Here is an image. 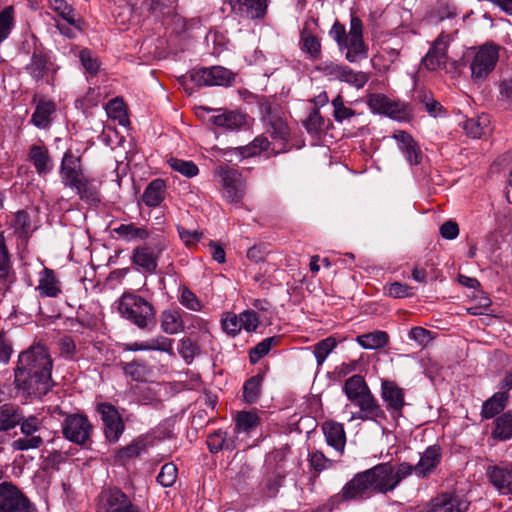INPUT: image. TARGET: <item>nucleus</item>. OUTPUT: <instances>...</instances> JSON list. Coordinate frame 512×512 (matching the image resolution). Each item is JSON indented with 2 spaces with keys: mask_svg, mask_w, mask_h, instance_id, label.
Here are the masks:
<instances>
[{
  "mask_svg": "<svg viewBox=\"0 0 512 512\" xmlns=\"http://www.w3.org/2000/svg\"><path fill=\"white\" fill-rule=\"evenodd\" d=\"M409 463L402 462L397 467L391 463H380L364 470L372 494H387L396 489L400 482L409 476Z\"/></svg>",
  "mask_w": 512,
  "mask_h": 512,
  "instance_id": "obj_1",
  "label": "nucleus"
},
{
  "mask_svg": "<svg viewBox=\"0 0 512 512\" xmlns=\"http://www.w3.org/2000/svg\"><path fill=\"white\" fill-rule=\"evenodd\" d=\"M120 315L142 330L151 331L156 325L153 305L139 295L124 293L118 301Z\"/></svg>",
  "mask_w": 512,
  "mask_h": 512,
  "instance_id": "obj_2",
  "label": "nucleus"
},
{
  "mask_svg": "<svg viewBox=\"0 0 512 512\" xmlns=\"http://www.w3.org/2000/svg\"><path fill=\"white\" fill-rule=\"evenodd\" d=\"M499 50V45L487 42L466 54L465 63L469 67L470 78L474 84H483L494 71L499 60Z\"/></svg>",
  "mask_w": 512,
  "mask_h": 512,
  "instance_id": "obj_3",
  "label": "nucleus"
},
{
  "mask_svg": "<svg viewBox=\"0 0 512 512\" xmlns=\"http://www.w3.org/2000/svg\"><path fill=\"white\" fill-rule=\"evenodd\" d=\"M52 367L53 362L47 349L42 345H35L20 353L14 372L51 375Z\"/></svg>",
  "mask_w": 512,
  "mask_h": 512,
  "instance_id": "obj_4",
  "label": "nucleus"
},
{
  "mask_svg": "<svg viewBox=\"0 0 512 512\" xmlns=\"http://www.w3.org/2000/svg\"><path fill=\"white\" fill-rule=\"evenodd\" d=\"M214 177L221 185V193L230 203H240L246 194V183L235 169L222 165L214 170Z\"/></svg>",
  "mask_w": 512,
  "mask_h": 512,
  "instance_id": "obj_5",
  "label": "nucleus"
},
{
  "mask_svg": "<svg viewBox=\"0 0 512 512\" xmlns=\"http://www.w3.org/2000/svg\"><path fill=\"white\" fill-rule=\"evenodd\" d=\"M373 496L368 479L364 471L356 473L344 484L339 493L333 495L327 505L332 510L344 502H358L370 499Z\"/></svg>",
  "mask_w": 512,
  "mask_h": 512,
  "instance_id": "obj_6",
  "label": "nucleus"
},
{
  "mask_svg": "<svg viewBox=\"0 0 512 512\" xmlns=\"http://www.w3.org/2000/svg\"><path fill=\"white\" fill-rule=\"evenodd\" d=\"M166 249V241L162 237L136 247L132 253V263L147 273H154L158 266V260Z\"/></svg>",
  "mask_w": 512,
  "mask_h": 512,
  "instance_id": "obj_7",
  "label": "nucleus"
},
{
  "mask_svg": "<svg viewBox=\"0 0 512 512\" xmlns=\"http://www.w3.org/2000/svg\"><path fill=\"white\" fill-rule=\"evenodd\" d=\"M15 387L24 398H41L51 389V375L14 372Z\"/></svg>",
  "mask_w": 512,
  "mask_h": 512,
  "instance_id": "obj_8",
  "label": "nucleus"
},
{
  "mask_svg": "<svg viewBox=\"0 0 512 512\" xmlns=\"http://www.w3.org/2000/svg\"><path fill=\"white\" fill-rule=\"evenodd\" d=\"M346 49L345 58L350 63H356L368 56V47L363 39V22L356 16H351L350 29L342 50Z\"/></svg>",
  "mask_w": 512,
  "mask_h": 512,
  "instance_id": "obj_9",
  "label": "nucleus"
},
{
  "mask_svg": "<svg viewBox=\"0 0 512 512\" xmlns=\"http://www.w3.org/2000/svg\"><path fill=\"white\" fill-rule=\"evenodd\" d=\"M20 426L21 433L25 436L18 438L12 442V448L16 451H27L30 449H38L43 444V438L40 435H36L42 428V420L35 416L29 415L24 417L21 415V419L18 423Z\"/></svg>",
  "mask_w": 512,
  "mask_h": 512,
  "instance_id": "obj_10",
  "label": "nucleus"
},
{
  "mask_svg": "<svg viewBox=\"0 0 512 512\" xmlns=\"http://www.w3.org/2000/svg\"><path fill=\"white\" fill-rule=\"evenodd\" d=\"M470 506L467 498L456 492H442L432 497L422 512H466Z\"/></svg>",
  "mask_w": 512,
  "mask_h": 512,
  "instance_id": "obj_11",
  "label": "nucleus"
},
{
  "mask_svg": "<svg viewBox=\"0 0 512 512\" xmlns=\"http://www.w3.org/2000/svg\"><path fill=\"white\" fill-rule=\"evenodd\" d=\"M0 512H37L32 503L14 485L0 484Z\"/></svg>",
  "mask_w": 512,
  "mask_h": 512,
  "instance_id": "obj_12",
  "label": "nucleus"
},
{
  "mask_svg": "<svg viewBox=\"0 0 512 512\" xmlns=\"http://www.w3.org/2000/svg\"><path fill=\"white\" fill-rule=\"evenodd\" d=\"M62 432L67 440L79 445H84L90 440L93 426L86 416L71 414L64 419Z\"/></svg>",
  "mask_w": 512,
  "mask_h": 512,
  "instance_id": "obj_13",
  "label": "nucleus"
},
{
  "mask_svg": "<svg viewBox=\"0 0 512 512\" xmlns=\"http://www.w3.org/2000/svg\"><path fill=\"white\" fill-rule=\"evenodd\" d=\"M25 70L34 81L52 84L58 66L43 51L35 49L31 55L30 62L25 66Z\"/></svg>",
  "mask_w": 512,
  "mask_h": 512,
  "instance_id": "obj_14",
  "label": "nucleus"
},
{
  "mask_svg": "<svg viewBox=\"0 0 512 512\" xmlns=\"http://www.w3.org/2000/svg\"><path fill=\"white\" fill-rule=\"evenodd\" d=\"M191 80L198 86H230L235 74L222 66L204 67L194 70Z\"/></svg>",
  "mask_w": 512,
  "mask_h": 512,
  "instance_id": "obj_15",
  "label": "nucleus"
},
{
  "mask_svg": "<svg viewBox=\"0 0 512 512\" xmlns=\"http://www.w3.org/2000/svg\"><path fill=\"white\" fill-rule=\"evenodd\" d=\"M98 512H140L120 489L103 491L99 496Z\"/></svg>",
  "mask_w": 512,
  "mask_h": 512,
  "instance_id": "obj_16",
  "label": "nucleus"
},
{
  "mask_svg": "<svg viewBox=\"0 0 512 512\" xmlns=\"http://www.w3.org/2000/svg\"><path fill=\"white\" fill-rule=\"evenodd\" d=\"M97 412L101 416L106 439L112 443L117 442L125 429L118 410L112 404L100 403L97 405Z\"/></svg>",
  "mask_w": 512,
  "mask_h": 512,
  "instance_id": "obj_17",
  "label": "nucleus"
},
{
  "mask_svg": "<svg viewBox=\"0 0 512 512\" xmlns=\"http://www.w3.org/2000/svg\"><path fill=\"white\" fill-rule=\"evenodd\" d=\"M486 476L500 495L512 496V462L488 465Z\"/></svg>",
  "mask_w": 512,
  "mask_h": 512,
  "instance_id": "obj_18",
  "label": "nucleus"
},
{
  "mask_svg": "<svg viewBox=\"0 0 512 512\" xmlns=\"http://www.w3.org/2000/svg\"><path fill=\"white\" fill-rule=\"evenodd\" d=\"M451 42V36L441 33L433 42L431 48L422 60L423 66L429 71H436L445 66L447 61V49Z\"/></svg>",
  "mask_w": 512,
  "mask_h": 512,
  "instance_id": "obj_19",
  "label": "nucleus"
},
{
  "mask_svg": "<svg viewBox=\"0 0 512 512\" xmlns=\"http://www.w3.org/2000/svg\"><path fill=\"white\" fill-rule=\"evenodd\" d=\"M355 405L359 407V411L352 414L350 421L359 419L361 421L381 423L387 418L385 411L372 392L356 402Z\"/></svg>",
  "mask_w": 512,
  "mask_h": 512,
  "instance_id": "obj_20",
  "label": "nucleus"
},
{
  "mask_svg": "<svg viewBox=\"0 0 512 512\" xmlns=\"http://www.w3.org/2000/svg\"><path fill=\"white\" fill-rule=\"evenodd\" d=\"M59 173L64 186L72 188L85 177L81 158L74 155L70 150L66 151L62 158Z\"/></svg>",
  "mask_w": 512,
  "mask_h": 512,
  "instance_id": "obj_21",
  "label": "nucleus"
},
{
  "mask_svg": "<svg viewBox=\"0 0 512 512\" xmlns=\"http://www.w3.org/2000/svg\"><path fill=\"white\" fill-rule=\"evenodd\" d=\"M441 458L442 450L440 446H429L421 454L420 459L416 465L409 464V476L412 475V473H415V475L419 478H427L435 471L441 461Z\"/></svg>",
  "mask_w": 512,
  "mask_h": 512,
  "instance_id": "obj_22",
  "label": "nucleus"
},
{
  "mask_svg": "<svg viewBox=\"0 0 512 512\" xmlns=\"http://www.w3.org/2000/svg\"><path fill=\"white\" fill-rule=\"evenodd\" d=\"M381 398L392 415L397 417L402 415V409L406 405L403 388L399 387L394 381L383 380L381 383Z\"/></svg>",
  "mask_w": 512,
  "mask_h": 512,
  "instance_id": "obj_23",
  "label": "nucleus"
},
{
  "mask_svg": "<svg viewBox=\"0 0 512 512\" xmlns=\"http://www.w3.org/2000/svg\"><path fill=\"white\" fill-rule=\"evenodd\" d=\"M232 11L250 20L263 19L267 12L268 0H229Z\"/></svg>",
  "mask_w": 512,
  "mask_h": 512,
  "instance_id": "obj_24",
  "label": "nucleus"
},
{
  "mask_svg": "<svg viewBox=\"0 0 512 512\" xmlns=\"http://www.w3.org/2000/svg\"><path fill=\"white\" fill-rule=\"evenodd\" d=\"M367 104L374 113L384 114L396 120H400L404 116L403 106L383 94H370Z\"/></svg>",
  "mask_w": 512,
  "mask_h": 512,
  "instance_id": "obj_25",
  "label": "nucleus"
},
{
  "mask_svg": "<svg viewBox=\"0 0 512 512\" xmlns=\"http://www.w3.org/2000/svg\"><path fill=\"white\" fill-rule=\"evenodd\" d=\"M36 103L30 122L38 129H48L56 117V104L51 100L33 98Z\"/></svg>",
  "mask_w": 512,
  "mask_h": 512,
  "instance_id": "obj_26",
  "label": "nucleus"
},
{
  "mask_svg": "<svg viewBox=\"0 0 512 512\" xmlns=\"http://www.w3.org/2000/svg\"><path fill=\"white\" fill-rule=\"evenodd\" d=\"M322 431L326 443L342 456L346 446V433L343 424L333 420L325 421L322 424Z\"/></svg>",
  "mask_w": 512,
  "mask_h": 512,
  "instance_id": "obj_27",
  "label": "nucleus"
},
{
  "mask_svg": "<svg viewBox=\"0 0 512 512\" xmlns=\"http://www.w3.org/2000/svg\"><path fill=\"white\" fill-rule=\"evenodd\" d=\"M36 290L41 297L56 298L62 293V285L54 270L44 267L39 273Z\"/></svg>",
  "mask_w": 512,
  "mask_h": 512,
  "instance_id": "obj_28",
  "label": "nucleus"
},
{
  "mask_svg": "<svg viewBox=\"0 0 512 512\" xmlns=\"http://www.w3.org/2000/svg\"><path fill=\"white\" fill-rule=\"evenodd\" d=\"M28 160L40 176L47 175L54 167L49 150L45 145H32L29 149Z\"/></svg>",
  "mask_w": 512,
  "mask_h": 512,
  "instance_id": "obj_29",
  "label": "nucleus"
},
{
  "mask_svg": "<svg viewBox=\"0 0 512 512\" xmlns=\"http://www.w3.org/2000/svg\"><path fill=\"white\" fill-rule=\"evenodd\" d=\"M394 138L398 142L399 150L404 154L411 165H418L421 161V150L412 136L405 131H396Z\"/></svg>",
  "mask_w": 512,
  "mask_h": 512,
  "instance_id": "obj_30",
  "label": "nucleus"
},
{
  "mask_svg": "<svg viewBox=\"0 0 512 512\" xmlns=\"http://www.w3.org/2000/svg\"><path fill=\"white\" fill-rule=\"evenodd\" d=\"M161 330L168 335H175L184 330L182 313L178 309H167L160 315Z\"/></svg>",
  "mask_w": 512,
  "mask_h": 512,
  "instance_id": "obj_31",
  "label": "nucleus"
},
{
  "mask_svg": "<svg viewBox=\"0 0 512 512\" xmlns=\"http://www.w3.org/2000/svg\"><path fill=\"white\" fill-rule=\"evenodd\" d=\"M343 391L347 398L354 404L371 392L364 378L357 374L349 377L345 381Z\"/></svg>",
  "mask_w": 512,
  "mask_h": 512,
  "instance_id": "obj_32",
  "label": "nucleus"
},
{
  "mask_svg": "<svg viewBox=\"0 0 512 512\" xmlns=\"http://www.w3.org/2000/svg\"><path fill=\"white\" fill-rule=\"evenodd\" d=\"M215 126L225 130H238L246 125V115L236 111H228L210 118Z\"/></svg>",
  "mask_w": 512,
  "mask_h": 512,
  "instance_id": "obj_33",
  "label": "nucleus"
},
{
  "mask_svg": "<svg viewBox=\"0 0 512 512\" xmlns=\"http://www.w3.org/2000/svg\"><path fill=\"white\" fill-rule=\"evenodd\" d=\"M166 183L162 179L152 180L145 188L142 201L148 207L154 208L159 206L165 198Z\"/></svg>",
  "mask_w": 512,
  "mask_h": 512,
  "instance_id": "obj_34",
  "label": "nucleus"
},
{
  "mask_svg": "<svg viewBox=\"0 0 512 512\" xmlns=\"http://www.w3.org/2000/svg\"><path fill=\"white\" fill-rule=\"evenodd\" d=\"M509 400V394L507 391H501L494 393L489 399H487L481 410V416L484 419H491L494 416L502 412Z\"/></svg>",
  "mask_w": 512,
  "mask_h": 512,
  "instance_id": "obj_35",
  "label": "nucleus"
},
{
  "mask_svg": "<svg viewBox=\"0 0 512 512\" xmlns=\"http://www.w3.org/2000/svg\"><path fill=\"white\" fill-rule=\"evenodd\" d=\"M271 130L270 135L275 143H279V148L276 149L275 146L272 148V153L277 155L281 152H286L289 150L287 147L290 132L289 128L285 121L280 118H277L270 122Z\"/></svg>",
  "mask_w": 512,
  "mask_h": 512,
  "instance_id": "obj_36",
  "label": "nucleus"
},
{
  "mask_svg": "<svg viewBox=\"0 0 512 512\" xmlns=\"http://www.w3.org/2000/svg\"><path fill=\"white\" fill-rule=\"evenodd\" d=\"M81 200L94 204L100 201L99 190L96 182L86 176L76 183L72 188Z\"/></svg>",
  "mask_w": 512,
  "mask_h": 512,
  "instance_id": "obj_37",
  "label": "nucleus"
},
{
  "mask_svg": "<svg viewBox=\"0 0 512 512\" xmlns=\"http://www.w3.org/2000/svg\"><path fill=\"white\" fill-rule=\"evenodd\" d=\"M490 120L487 115L470 118L463 122L462 127L466 134L472 138H481L490 132Z\"/></svg>",
  "mask_w": 512,
  "mask_h": 512,
  "instance_id": "obj_38",
  "label": "nucleus"
},
{
  "mask_svg": "<svg viewBox=\"0 0 512 512\" xmlns=\"http://www.w3.org/2000/svg\"><path fill=\"white\" fill-rule=\"evenodd\" d=\"M357 343L364 349H380L388 344L389 337L385 331H374L359 335L356 339Z\"/></svg>",
  "mask_w": 512,
  "mask_h": 512,
  "instance_id": "obj_39",
  "label": "nucleus"
},
{
  "mask_svg": "<svg viewBox=\"0 0 512 512\" xmlns=\"http://www.w3.org/2000/svg\"><path fill=\"white\" fill-rule=\"evenodd\" d=\"M495 427L492 436L495 439L505 441L512 438V411H507L494 421Z\"/></svg>",
  "mask_w": 512,
  "mask_h": 512,
  "instance_id": "obj_40",
  "label": "nucleus"
},
{
  "mask_svg": "<svg viewBox=\"0 0 512 512\" xmlns=\"http://www.w3.org/2000/svg\"><path fill=\"white\" fill-rule=\"evenodd\" d=\"M20 410L10 404L0 406V432L16 427L21 419Z\"/></svg>",
  "mask_w": 512,
  "mask_h": 512,
  "instance_id": "obj_41",
  "label": "nucleus"
},
{
  "mask_svg": "<svg viewBox=\"0 0 512 512\" xmlns=\"http://www.w3.org/2000/svg\"><path fill=\"white\" fill-rule=\"evenodd\" d=\"M300 47L311 59H319L321 56L320 40L306 29H303L300 33Z\"/></svg>",
  "mask_w": 512,
  "mask_h": 512,
  "instance_id": "obj_42",
  "label": "nucleus"
},
{
  "mask_svg": "<svg viewBox=\"0 0 512 512\" xmlns=\"http://www.w3.org/2000/svg\"><path fill=\"white\" fill-rule=\"evenodd\" d=\"M114 232L127 242L145 240L149 237V232L146 228L139 227L134 223L121 224L114 229Z\"/></svg>",
  "mask_w": 512,
  "mask_h": 512,
  "instance_id": "obj_43",
  "label": "nucleus"
},
{
  "mask_svg": "<svg viewBox=\"0 0 512 512\" xmlns=\"http://www.w3.org/2000/svg\"><path fill=\"white\" fill-rule=\"evenodd\" d=\"M235 433H250L259 425V417L254 412L241 411L235 417Z\"/></svg>",
  "mask_w": 512,
  "mask_h": 512,
  "instance_id": "obj_44",
  "label": "nucleus"
},
{
  "mask_svg": "<svg viewBox=\"0 0 512 512\" xmlns=\"http://www.w3.org/2000/svg\"><path fill=\"white\" fill-rule=\"evenodd\" d=\"M120 366L124 373L135 381H144L149 374V368L147 364L141 360L121 362Z\"/></svg>",
  "mask_w": 512,
  "mask_h": 512,
  "instance_id": "obj_45",
  "label": "nucleus"
},
{
  "mask_svg": "<svg viewBox=\"0 0 512 512\" xmlns=\"http://www.w3.org/2000/svg\"><path fill=\"white\" fill-rule=\"evenodd\" d=\"M271 146V142L267 137L258 136L250 144L236 148L238 154L242 157H252L259 154L262 151H268Z\"/></svg>",
  "mask_w": 512,
  "mask_h": 512,
  "instance_id": "obj_46",
  "label": "nucleus"
},
{
  "mask_svg": "<svg viewBox=\"0 0 512 512\" xmlns=\"http://www.w3.org/2000/svg\"><path fill=\"white\" fill-rule=\"evenodd\" d=\"M342 77L340 78L341 82H345L356 89H361L365 86V84L369 81V73L363 71H354L347 65L342 69Z\"/></svg>",
  "mask_w": 512,
  "mask_h": 512,
  "instance_id": "obj_47",
  "label": "nucleus"
},
{
  "mask_svg": "<svg viewBox=\"0 0 512 512\" xmlns=\"http://www.w3.org/2000/svg\"><path fill=\"white\" fill-rule=\"evenodd\" d=\"M337 340L333 336H329L314 345L313 353L318 366H321L328 355L337 347Z\"/></svg>",
  "mask_w": 512,
  "mask_h": 512,
  "instance_id": "obj_48",
  "label": "nucleus"
},
{
  "mask_svg": "<svg viewBox=\"0 0 512 512\" xmlns=\"http://www.w3.org/2000/svg\"><path fill=\"white\" fill-rule=\"evenodd\" d=\"M49 7L68 24L78 27L74 10L65 0H49Z\"/></svg>",
  "mask_w": 512,
  "mask_h": 512,
  "instance_id": "obj_49",
  "label": "nucleus"
},
{
  "mask_svg": "<svg viewBox=\"0 0 512 512\" xmlns=\"http://www.w3.org/2000/svg\"><path fill=\"white\" fill-rule=\"evenodd\" d=\"M173 339L164 335H157L145 341L146 351H159L169 355H174Z\"/></svg>",
  "mask_w": 512,
  "mask_h": 512,
  "instance_id": "obj_50",
  "label": "nucleus"
},
{
  "mask_svg": "<svg viewBox=\"0 0 512 512\" xmlns=\"http://www.w3.org/2000/svg\"><path fill=\"white\" fill-rule=\"evenodd\" d=\"M169 166L176 172L185 177L192 178L199 173L197 165L190 160H182L178 158H170L168 160Z\"/></svg>",
  "mask_w": 512,
  "mask_h": 512,
  "instance_id": "obj_51",
  "label": "nucleus"
},
{
  "mask_svg": "<svg viewBox=\"0 0 512 512\" xmlns=\"http://www.w3.org/2000/svg\"><path fill=\"white\" fill-rule=\"evenodd\" d=\"M308 462L311 469L315 472H322L326 469L331 468L334 465V461L327 458L324 453L320 450H314L308 454Z\"/></svg>",
  "mask_w": 512,
  "mask_h": 512,
  "instance_id": "obj_52",
  "label": "nucleus"
},
{
  "mask_svg": "<svg viewBox=\"0 0 512 512\" xmlns=\"http://www.w3.org/2000/svg\"><path fill=\"white\" fill-rule=\"evenodd\" d=\"M262 377L259 375L253 376L248 379L243 387V397L245 402L254 403L260 395Z\"/></svg>",
  "mask_w": 512,
  "mask_h": 512,
  "instance_id": "obj_53",
  "label": "nucleus"
},
{
  "mask_svg": "<svg viewBox=\"0 0 512 512\" xmlns=\"http://www.w3.org/2000/svg\"><path fill=\"white\" fill-rule=\"evenodd\" d=\"M343 64H338L333 61H324L321 62L319 65L316 66V70L320 72L324 77L327 79L334 81L338 80L340 81V78L342 77V72L344 69Z\"/></svg>",
  "mask_w": 512,
  "mask_h": 512,
  "instance_id": "obj_54",
  "label": "nucleus"
},
{
  "mask_svg": "<svg viewBox=\"0 0 512 512\" xmlns=\"http://www.w3.org/2000/svg\"><path fill=\"white\" fill-rule=\"evenodd\" d=\"M333 107V117L336 122H343L346 119H350L355 115V111L350 107L346 106L344 103V99L341 95L335 97L332 102Z\"/></svg>",
  "mask_w": 512,
  "mask_h": 512,
  "instance_id": "obj_55",
  "label": "nucleus"
},
{
  "mask_svg": "<svg viewBox=\"0 0 512 512\" xmlns=\"http://www.w3.org/2000/svg\"><path fill=\"white\" fill-rule=\"evenodd\" d=\"M276 342L275 337H268L258 343L255 347H253L249 352V359L252 364H256L261 358L266 356L273 344Z\"/></svg>",
  "mask_w": 512,
  "mask_h": 512,
  "instance_id": "obj_56",
  "label": "nucleus"
},
{
  "mask_svg": "<svg viewBox=\"0 0 512 512\" xmlns=\"http://www.w3.org/2000/svg\"><path fill=\"white\" fill-rule=\"evenodd\" d=\"M178 476V469L174 463H166L162 466L157 476V482L163 487H171Z\"/></svg>",
  "mask_w": 512,
  "mask_h": 512,
  "instance_id": "obj_57",
  "label": "nucleus"
},
{
  "mask_svg": "<svg viewBox=\"0 0 512 512\" xmlns=\"http://www.w3.org/2000/svg\"><path fill=\"white\" fill-rule=\"evenodd\" d=\"M13 19L14 9L12 6H8L0 12V43L9 36L13 26Z\"/></svg>",
  "mask_w": 512,
  "mask_h": 512,
  "instance_id": "obj_58",
  "label": "nucleus"
},
{
  "mask_svg": "<svg viewBox=\"0 0 512 512\" xmlns=\"http://www.w3.org/2000/svg\"><path fill=\"white\" fill-rule=\"evenodd\" d=\"M289 453H290V448L287 446L273 451L267 457V460H266L267 466L273 470H281V467L283 470H286L285 462H286V459H287V456Z\"/></svg>",
  "mask_w": 512,
  "mask_h": 512,
  "instance_id": "obj_59",
  "label": "nucleus"
},
{
  "mask_svg": "<svg viewBox=\"0 0 512 512\" xmlns=\"http://www.w3.org/2000/svg\"><path fill=\"white\" fill-rule=\"evenodd\" d=\"M385 295L391 298H407L413 296L412 287L400 282H393L384 287Z\"/></svg>",
  "mask_w": 512,
  "mask_h": 512,
  "instance_id": "obj_60",
  "label": "nucleus"
},
{
  "mask_svg": "<svg viewBox=\"0 0 512 512\" xmlns=\"http://www.w3.org/2000/svg\"><path fill=\"white\" fill-rule=\"evenodd\" d=\"M200 353L198 345L190 338H182L179 341V354L186 363H191L196 355Z\"/></svg>",
  "mask_w": 512,
  "mask_h": 512,
  "instance_id": "obj_61",
  "label": "nucleus"
},
{
  "mask_svg": "<svg viewBox=\"0 0 512 512\" xmlns=\"http://www.w3.org/2000/svg\"><path fill=\"white\" fill-rule=\"evenodd\" d=\"M107 115L114 120H118L120 124L126 121V111L122 100L112 99L106 105Z\"/></svg>",
  "mask_w": 512,
  "mask_h": 512,
  "instance_id": "obj_62",
  "label": "nucleus"
},
{
  "mask_svg": "<svg viewBox=\"0 0 512 512\" xmlns=\"http://www.w3.org/2000/svg\"><path fill=\"white\" fill-rule=\"evenodd\" d=\"M179 302L182 306L192 311H200L202 309L201 301L196 294L187 287L181 289Z\"/></svg>",
  "mask_w": 512,
  "mask_h": 512,
  "instance_id": "obj_63",
  "label": "nucleus"
},
{
  "mask_svg": "<svg viewBox=\"0 0 512 512\" xmlns=\"http://www.w3.org/2000/svg\"><path fill=\"white\" fill-rule=\"evenodd\" d=\"M177 232L181 241L187 247H192L204 238V233L199 230H189L183 226H177Z\"/></svg>",
  "mask_w": 512,
  "mask_h": 512,
  "instance_id": "obj_64",
  "label": "nucleus"
}]
</instances>
